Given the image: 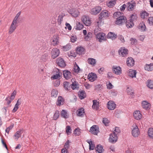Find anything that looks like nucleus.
Wrapping results in <instances>:
<instances>
[{
  "mask_svg": "<svg viewBox=\"0 0 153 153\" xmlns=\"http://www.w3.org/2000/svg\"><path fill=\"white\" fill-rule=\"evenodd\" d=\"M118 137L115 132H113L109 135V137L108 139L109 142L112 143H115L118 140Z\"/></svg>",
  "mask_w": 153,
  "mask_h": 153,
  "instance_id": "f257e3e1",
  "label": "nucleus"
},
{
  "mask_svg": "<svg viewBox=\"0 0 153 153\" xmlns=\"http://www.w3.org/2000/svg\"><path fill=\"white\" fill-rule=\"evenodd\" d=\"M136 3L133 0L128 2L126 3L127 10L129 11L133 10L134 7L136 6Z\"/></svg>",
  "mask_w": 153,
  "mask_h": 153,
  "instance_id": "f03ea898",
  "label": "nucleus"
},
{
  "mask_svg": "<svg viewBox=\"0 0 153 153\" xmlns=\"http://www.w3.org/2000/svg\"><path fill=\"white\" fill-rule=\"evenodd\" d=\"M126 20V18L125 16H121L119 18H117L115 24L118 25H122L125 23Z\"/></svg>",
  "mask_w": 153,
  "mask_h": 153,
  "instance_id": "7ed1b4c3",
  "label": "nucleus"
},
{
  "mask_svg": "<svg viewBox=\"0 0 153 153\" xmlns=\"http://www.w3.org/2000/svg\"><path fill=\"white\" fill-rule=\"evenodd\" d=\"M51 53L52 58L55 59L59 56L60 53V51L58 49L55 48L52 50Z\"/></svg>",
  "mask_w": 153,
  "mask_h": 153,
  "instance_id": "20e7f679",
  "label": "nucleus"
},
{
  "mask_svg": "<svg viewBox=\"0 0 153 153\" xmlns=\"http://www.w3.org/2000/svg\"><path fill=\"white\" fill-rule=\"evenodd\" d=\"M54 72L56 73V74L54 75L51 78L53 79H56L58 78H60L62 75V73L58 69L56 68L54 70Z\"/></svg>",
  "mask_w": 153,
  "mask_h": 153,
  "instance_id": "39448f33",
  "label": "nucleus"
},
{
  "mask_svg": "<svg viewBox=\"0 0 153 153\" xmlns=\"http://www.w3.org/2000/svg\"><path fill=\"white\" fill-rule=\"evenodd\" d=\"M89 131L94 135H97L100 132L99 128L96 125H93L91 127Z\"/></svg>",
  "mask_w": 153,
  "mask_h": 153,
  "instance_id": "423d86ee",
  "label": "nucleus"
},
{
  "mask_svg": "<svg viewBox=\"0 0 153 153\" xmlns=\"http://www.w3.org/2000/svg\"><path fill=\"white\" fill-rule=\"evenodd\" d=\"M56 62L57 64L61 68H64L66 65L65 61L61 58H58L56 60Z\"/></svg>",
  "mask_w": 153,
  "mask_h": 153,
  "instance_id": "0eeeda50",
  "label": "nucleus"
},
{
  "mask_svg": "<svg viewBox=\"0 0 153 153\" xmlns=\"http://www.w3.org/2000/svg\"><path fill=\"white\" fill-rule=\"evenodd\" d=\"M82 21L83 23L87 26H89L91 25V21L88 16H84L82 18Z\"/></svg>",
  "mask_w": 153,
  "mask_h": 153,
  "instance_id": "6e6552de",
  "label": "nucleus"
},
{
  "mask_svg": "<svg viewBox=\"0 0 153 153\" xmlns=\"http://www.w3.org/2000/svg\"><path fill=\"white\" fill-rule=\"evenodd\" d=\"M102 9L101 7L98 6L92 8L91 10V13L93 15H96L100 13Z\"/></svg>",
  "mask_w": 153,
  "mask_h": 153,
  "instance_id": "1a4fd4ad",
  "label": "nucleus"
},
{
  "mask_svg": "<svg viewBox=\"0 0 153 153\" xmlns=\"http://www.w3.org/2000/svg\"><path fill=\"white\" fill-rule=\"evenodd\" d=\"M109 16L108 11L106 10L102 11L99 15V19H102V18H106Z\"/></svg>",
  "mask_w": 153,
  "mask_h": 153,
  "instance_id": "9d476101",
  "label": "nucleus"
},
{
  "mask_svg": "<svg viewBox=\"0 0 153 153\" xmlns=\"http://www.w3.org/2000/svg\"><path fill=\"white\" fill-rule=\"evenodd\" d=\"M132 134L134 137H137L140 134V131L137 126H136L132 130Z\"/></svg>",
  "mask_w": 153,
  "mask_h": 153,
  "instance_id": "9b49d317",
  "label": "nucleus"
},
{
  "mask_svg": "<svg viewBox=\"0 0 153 153\" xmlns=\"http://www.w3.org/2000/svg\"><path fill=\"white\" fill-rule=\"evenodd\" d=\"M107 105L108 109L111 110H114L116 107V104L115 103L111 100L108 102Z\"/></svg>",
  "mask_w": 153,
  "mask_h": 153,
  "instance_id": "f8f14e48",
  "label": "nucleus"
},
{
  "mask_svg": "<svg viewBox=\"0 0 153 153\" xmlns=\"http://www.w3.org/2000/svg\"><path fill=\"white\" fill-rule=\"evenodd\" d=\"M133 115L134 118L137 120H140L142 117V115L139 111H135L133 113Z\"/></svg>",
  "mask_w": 153,
  "mask_h": 153,
  "instance_id": "ddd939ff",
  "label": "nucleus"
},
{
  "mask_svg": "<svg viewBox=\"0 0 153 153\" xmlns=\"http://www.w3.org/2000/svg\"><path fill=\"white\" fill-rule=\"evenodd\" d=\"M63 75L64 78L66 79L71 78V74L69 71L67 70H65L63 71Z\"/></svg>",
  "mask_w": 153,
  "mask_h": 153,
  "instance_id": "4468645a",
  "label": "nucleus"
},
{
  "mask_svg": "<svg viewBox=\"0 0 153 153\" xmlns=\"http://www.w3.org/2000/svg\"><path fill=\"white\" fill-rule=\"evenodd\" d=\"M134 60L131 57L127 58L126 60L127 65L128 67L133 66L134 64Z\"/></svg>",
  "mask_w": 153,
  "mask_h": 153,
  "instance_id": "2eb2a0df",
  "label": "nucleus"
},
{
  "mask_svg": "<svg viewBox=\"0 0 153 153\" xmlns=\"http://www.w3.org/2000/svg\"><path fill=\"white\" fill-rule=\"evenodd\" d=\"M128 51L124 47L121 48L119 51V53L120 55L124 57L128 54Z\"/></svg>",
  "mask_w": 153,
  "mask_h": 153,
  "instance_id": "dca6fc26",
  "label": "nucleus"
},
{
  "mask_svg": "<svg viewBox=\"0 0 153 153\" xmlns=\"http://www.w3.org/2000/svg\"><path fill=\"white\" fill-rule=\"evenodd\" d=\"M96 36L100 42H101L102 40H104L105 39V34L103 33H98Z\"/></svg>",
  "mask_w": 153,
  "mask_h": 153,
  "instance_id": "f3484780",
  "label": "nucleus"
},
{
  "mask_svg": "<svg viewBox=\"0 0 153 153\" xmlns=\"http://www.w3.org/2000/svg\"><path fill=\"white\" fill-rule=\"evenodd\" d=\"M137 28L141 32H143L146 31V27L144 23L142 22L139 24Z\"/></svg>",
  "mask_w": 153,
  "mask_h": 153,
  "instance_id": "a211bd4d",
  "label": "nucleus"
},
{
  "mask_svg": "<svg viewBox=\"0 0 153 153\" xmlns=\"http://www.w3.org/2000/svg\"><path fill=\"white\" fill-rule=\"evenodd\" d=\"M142 106L143 108L146 110H149L151 108V104L145 101L142 102Z\"/></svg>",
  "mask_w": 153,
  "mask_h": 153,
  "instance_id": "6ab92c4d",
  "label": "nucleus"
},
{
  "mask_svg": "<svg viewBox=\"0 0 153 153\" xmlns=\"http://www.w3.org/2000/svg\"><path fill=\"white\" fill-rule=\"evenodd\" d=\"M64 102V99L61 96H59L56 103V105L60 106L63 105Z\"/></svg>",
  "mask_w": 153,
  "mask_h": 153,
  "instance_id": "aec40b11",
  "label": "nucleus"
},
{
  "mask_svg": "<svg viewBox=\"0 0 153 153\" xmlns=\"http://www.w3.org/2000/svg\"><path fill=\"white\" fill-rule=\"evenodd\" d=\"M17 23H16L14 22H13L10 25L9 31V32L10 34L12 33H13L16 29L17 26Z\"/></svg>",
  "mask_w": 153,
  "mask_h": 153,
  "instance_id": "412c9836",
  "label": "nucleus"
},
{
  "mask_svg": "<svg viewBox=\"0 0 153 153\" xmlns=\"http://www.w3.org/2000/svg\"><path fill=\"white\" fill-rule=\"evenodd\" d=\"M113 71V72L116 74L119 75L121 73V69L119 66H114Z\"/></svg>",
  "mask_w": 153,
  "mask_h": 153,
  "instance_id": "4be33fe9",
  "label": "nucleus"
},
{
  "mask_svg": "<svg viewBox=\"0 0 153 153\" xmlns=\"http://www.w3.org/2000/svg\"><path fill=\"white\" fill-rule=\"evenodd\" d=\"M88 76L89 80L91 82L94 81L97 78L96 74L94 73H91V74H89Z\"/></svg>",
  "mask_w": 153,
  "mask_h": 153,
  "instance_id": "5701e85b",
  "label": "nucleus"
},
{
  "mask_svg": "<svg viewBox=\"0 0 153 153\" xmlns=\"http://www.w3.org/2000/svg\"><path fill=\"white\" fill-rule=\"evenodd\" d=\"M108 39H110L112 40H114L117 37V35L112 32H109L107 36Z\"/></svg>",
  "mask_w": 153,
  "mask_h": 153,
  "instance_id": "b1692460",
  "label": "nucleus"
},
{
  "mask_svg": "<svg viewBox=\"0 0 153 153\" xmlns=\"http://www.w3.org/2000/svg\"><path fill=\"white\" fill-rule=\"evenodd\" d=\"M137 73L136 70L132 69H129L128 72L129 76L132 78L136 77Z\"/></svg>",
  "mask_w": 153,
  "mask_h": 153,
  "instance_id": "393cba45",
  "label": "nucleus"
},
{
  "mask_svg": "<svg viewBox=\"0 0 153 153\" xmlns=\"http://www.w3.org/2000/svg\"><path fill=\"white\" fill-rule=\"evenodd\" d=\"M78 95L79 99L81 100H82L86 97V93L84 91H79Z\"/></svg>",
  "mask_w": 153,
  "mask_h": 153,
  "instance_id": "a878e982",
  "label": "nucleus"
},
{
  "mask_svg": "<svg viewBox=\"0 0 153 153\" xmlns=\"http://www.w3.org/2000/svg\"><path fill=\"white\" fill-rule=\"evenodd\" d=\"M87 61L88 63L92 66H94L95 65L96 63V60L94 58H90L88 59Z\"/></svg>",
  "mask_w": 153,
  "mask_h": 153,
  "instance_id": "bb28decb",
  "label": "nucleus"
},
{
  "mask_svg": "<svg viewBox=\"0 0 153 153\" xmlns=\"http://www.w3.org/2000/svg\"><path fill=\"white\" fill-rule=\"evenodd\" d=\"M126 24L127 27L128 28L132 27L134 25V24L133 21L130 20L126 21Z\"/></svg>",
  "mask_w": 153,
  "mask_h": 153,
  "instance_id": "cd10ccee",
  "label": "nucleus"
},
{
  "mask_svg": "<svg viewBox=\"0 0 153 153\" xmlns=\"http://www.w3.org/2000/svg\"><path fill=\"white\" fill-rule=\"evenodd\" d=\"M71 88L73 89H77L79 88V85L76 81L72 82V84L70 85Z\"/></svg>",
  "mask_w": 153,
  "mask_h": 153,
  "instance_id": "c85d7f7f",
  "label": "nucleus"
},
{
  "mask_svg": "<svg viewBox=\"0 0 153 153\" xmlns=\"http://www.w3.org/2000/svg\"><path fill=\"white\" fill-rule=\"evenodd\" d=\"M48 54L46 53H44L41 56L40 60L42 62H45L48 58Z\"/></svg>",
  "mask_w": 153,
  "mask_h": 153,
  "instance_id": "c756f323",
  "label": "nucleus"
},
{
  "mask_svg": "<svg viewBox=\"0 0 153 153\" xmlns=\"http://www.w3.org/2000/svg\"><path fill=\"white\" fill-rule=\"evenodd\" d=\"M145 69L149 71H151L153 70V64L150 63V64H146L145 67Z\"/></svg>",
  "mask_w": 153,
  "mask_h": 153,
  "instance_id": "7c9ffc66",
  "label": "nucleus"
},
{
  "mask_svg": "<svg viewBox=\"0 0 153 153\" xmlns=\"http://www.w3.org/2000/svg\"><path fill=\"white\" fill-rule=\"evenodd\" d=\"M96 152L99 153H102L104 151V149L102 146L100 144L98 145L95 148Z\"/></svg>",
  "mask_w": 153,
  "mask_h": 153,
  "instance_id": "2f4dec72",
  "label": "nucleus"
},
{
  "mask_svg": "<svg viewBox=\"0 0 153 153\" xmlns=\"http://www.w3.org/2000/svg\"><path fill=\"white\" fill-rule=\"evenodd\" d=\"M77 114L78 116L82 117V116L84 115V114L85 113L84 108H81L77 110Z\"/></svg>",
  "mask_w": 153,
  "mask_h": 153,
  "instance_id": "473e14b6",
  "label": "nucleus"
},
{
  "mask_svg": "<svg viewBox=\"0 0 153 153\" xmlns=\"http://www.w3.org/2000/svg\"><path fill=\"white\" fill-rule=\"evenodd\" d=\"M61 116L65 119H67L68 117L67 115V112L66 110H62L61 112Z\"/></svg>",
  "mask_w": 153,
  "mask_h": 153,
  "instance_id": "72a5a7b5",
  "label": "nucleus"
},
{
  "mask_svg": "<svg viewBox=\"0 0 153 153\" xmlns=\"http://www.w3.org/2000/svg\"><path fill=\"white\" fill-rule=\"evenodd\" d=\"M84 48L81 47H77L76 51V53L79 55L82 54L84 51Z\"/></svg>",
  "mask_w": 153,
  "mask_h": 153,
  "instance_id": "f704fd0d",
  "label": "nucleus"
},
{
  "mask_svg": "<svg viewBox=\"0 0 153 153\" xmlns=\"http://www.w3.org/2000/svg\"><path fill=\"white\" fill-rule=\"evenodd\" d=\"M148 134L149 137L153 139V128H149L148 131Z\"/></svg>",
  "mask_w": 153,
  "mask_h": 153,
  "instance_id": "c9c22d12",
  "label": "nucleus"
},
{
  "mask_svg": "<svg viewBox=\"0 0 153 153\" xmlns=\"http://www.w3.org/2000/svg\"><path fill=\"white\" fill-rule=\"evenodd\" d=\"M147 85L148 87L150 89H153V80L148 79L147 81Z\"/></svg>",
  "mask_w": 153,
  "mask_h": 153,
  "instance_id": "e433bc0d",
  "label": "nucleus"
},
{
  "mask_svg": "<svg viewBox=\"0 0 153 153\" xmlns=\"http://www.w3.org/2000/svg\"><path fill=\"white\" fill-rule=\"evenodd\" d=\"M149 13L146 11H143L140 13L141 18L143 19H144L146 17L149 16Z\"/></svg>",
  "mask_w": 153,
  "mask_h": 153,
  "instance_id": "4c0bfd02",
  "label": "nucleus"
},
{
  "mask_svg": "<svg viewBox=\"0 0 153 153\" xmlns=\"http://www.w3.org/2000/svg\"><path fill=\"white\" fill-rule=\"evenodd\" d=\"M137 18V16L136 14H132L130 17V19L129 20L130 21H132L133 22L134 21L136 20Z\"/></svg>",
  "mask_w": 153,
  "mask_h": 153,
  "instance_id": "58836bf2",
  "label": "nucleus"
},
{
  "mask_svg": "<svg viewBox=\"0 0 153 153\" xmlns=\"http://www.w3.org/2000/svg\"><path fill=\"white\" fill-rule=\"evenodd\" d=\"M93 105H92V108L93 109H97L99 105L98 102H97V100H94L93 101Z\"/></svg>",
  "mask_w": 153,
  "mask_h": 153,
  "instance_id": "ea45409f",
  "label": "nucleus"
},
{
  "mask_svg": "<svg viewBox=\"0 0 153 153\" xmlns=\"http://www.w3.org/2000/svg\"><path fill=\"white\" fill-rule=\"evenodd\" d=\"M22 133V130L18 131L15 133V134L14 135V136L16 137L17 139H18L21 137Z\"/></svg>",
  "mask_w": 153,
  "mask_h": 153,
  "instance_id": "a19ab883",
  "label": "nucleus"
},
{
  "mask_svg": "<svg viewBox=\"0 0 153 153\" xmlns=\"http://www.w3.org/2000/svg\"><path fill=\"white\" fill-rule=\"evenodd\" d=\"M83 27V25L80 22H79L76 25L75 29L77 30H80Z\"/></svg>",
  "mask_w": 153,
  "mask_h": 153,
  "instance_id": "79ce46f5",
  "label": "nucleus"
},
{
  "mask_svg": "<svg viewBox=\"0 0 153 153\" xmlns=\"http://www.w3.org/2000/svg\"><path fill=\"white\" fill-rule=\"evenodd\" d=\"M63 86L65 90L66 91H68V88H69L70 83L67 82H65L63 83Z\"/></svg>",
  "mask_w": 153,
  "mask_h": 153,
  "instance_id": "37998d69",
  "label": "nucleus"
},
{
  "mask_svg": "<svg viewBox=\"0 0 153 153\" xmlns=\"http://www.w3.org/2000/svg\"><path fill=\"white\" fill-rule=\"evenodd\" d=\"M59 116V111L56 110L55 111V113L54 114V116L53 117V119L54 120H57Z\"/></svg>",
  "mask_w": 153,
  "mask_h": 153,
  "instance_id": "c03bdc74",
  "label": "nucleus"
},
{
  "mask_svg": "<svg viewBox=\"0 0 153 153\" xmlns=\"http://www.w3.org/2000/svg\"><path fill=\"white\" fill-rule=\"evenodd\" d=\"M58 91L56 90L53 89L51 91V96L54 97H56L58 95Z\"/></svg>",
  "mask_w": 153,
  "mask_h": 153,
  "instance_id": "a18cd8bd",
  "label": "nucleus"
},
{
  "mask_svg": "<svg viewBox=\"0 0 153 153\" xmlns=\"http://www.w3.org/2000/svg\"><path fill=\"white\" fill-rule=\"evenodd\" d=\"M113 16L116 19L121 16H124L123 15V13L118 12L114 13Z\"/></svg>",
  "mask_w": 153,
  "mask_h": 153,
  "instance_id": "49530a36",
  "label": "nucleus"
},
{
  "mask_svg": "<svg viewBox=\"0 0 153 153\" xmlns=\"http://www.w3.org/2000/svg\"><path fill=\"white\" fill-rule=\"evenodd\" d=\"M116 3L115 1H110L107 4L108 6L111 7L113 6H114Z\"/></svg>",
  "mask_w": 153,
  "mask_h": 153,
  "instance_id": "de8ad7c7",
  "label": "nucleus"
},
{
  "mask_svg": "<svg viewBox=\"0 0 153 153\" xmlns=\"http://www.w3.org/2000/svg\"><path fill=\"white\" fill-rule=\"evenodd\" d=\"M148 22L150 25H153V17H149L147 20Z\"/></svg>",
  "mask_w": 153,
  "mask_h": 153,
  "instance_id": "09e8293b",
  "label": "nucleus"
},
{
  "mask_svg": "<svg viewBox=\"0 0 153 153\" xmlns=\"http://www.w3.org/2000/svg\"><path fill=\"white\" fill-rule=\"evenodd\" d=\"M130 41H131V44L132 45H136L137 42V40L135 38H131Z\"/></svg>",
  "mask_w": 153,
  "mask_h": 153,
  "instance_id": "8fccbe9b",
  "label": "nucleus"
},
{
  "mask_svg": "<svg viewBox=\"0 0 153 153\" xmlns=\"http://www.w3.org/2000/svg\"><path fill=\"white\" fill-rule=\"evenodd\" d=\"M71 48V45L69 44H67L65 46L63 47V49L64 51H67Z\"/></svg>",
  "mask_w": 153,
  "mask_h": 153,
  "instance_id": "3c124183",
  "label": "nucleus"
},
{
  "mask_svg": "<svg viewBox=\"0 0 153 153\" xmlns=\"http://www.w3.org/2000/svg\"><path fill=\"white\" fill-rule=\"evenodd\" d=\"M102 19H100L98 18V20L95 22V25L98 27H100L101 26V24L102 22Z\"/></svg>",
  "mask_w": 153,
  "mask_h": 153,
  "instance_id": "603ef678",
  "label": "nucleus"
},
{
  "mask_svg": "<svg viewBox=\"0 0 153 153\" xmlns=\"http://www.w3.org/2000/svg\"><path fill=\"white\" fill-rule=\"evenodd\" d=\"M58 39L57 38V37L56 38H54L52 41V43L53 45H55L57 44L58 42Z\"/></svg>",
  "mask_w": 153,
  "mask_h": 153,
  "instance_id": "864d4df0",
  "label": "nucleus"
},
{
  "mask_svg": "<svg viewBox=\"0 0 153 153\" xmlns=\"http://www.w3.org/2000/svg\"><path fill=\"white\" fill-rule=\"evenodd\" d=\"M102 123L104 124L105 126H107L108 125L109 121L107 118H103Z\"/></svg>",
  "mask_w": 153,
  "mask_h": 153,
  "instance_id": "5fc2aeb1",
  "label": "nucleus"
},
{
  "mask_svg": "<svg viewBox=\"0 0 153 153\" xmlns=\"http://www.w3.org/2000/svg\"><path fill=\"white\" fill-rule=\"evenodd\" d=\"M13 127V125H11L8 127H7L5 129V132L7 133L8 134L9 133V132L10 130L12 129Z\"/></svg>",
  "mask_w": 153,
  "mask_h": 153,
  "instance_id": "6e6d98bb",
  "label": "nucleus"
},
{
  "mask_svg": "<svg viewBox=\"0 0 153 153\" xmlns=\"http://www.w3.org/2000/svg\"><path fill=\"white\" fill-rule=\"evenodd\" d=\"M80 70V68L79 66L77 65H74V71L76 73H78L79 72Z\"/></svg>",
  "mask_w": 153,
  "mask_h": 153,
  "instance_id": "4d7b16f0",
  "label": "nucleus"
},
{
  "mask_svg": "<svg viewBox=\"0 0 153 153\" xmlns=\"http://www.w3.org/2000/svg\"><path fill=\"white\" fill-rule=\"evenodd\" d=\"M16 94V91L14 90L11 94L10 99L12 100H13L15 97Z\"/></svg>",
  "mask_w": 153,
  "mask_h": 153,
  "instance_id": "13d9d810",
  "label": "nucleus"
},
{
  "mask_svg": "<svg viewBox=\"0 0 153 153\" xmlns=\"http://www.w3.org/2000/svg\"><path fill=\"white\" fill-rule=\"evenodd\" d=\"M71 128L70 126H66V133L68 135L69 133H71Z\"/></svg>",
  "mask_w": 153,
  "mask_h": 153,
  "instance_id": "bf43d9fd",
  "label": "nucleus"
},
{
  "mask_svg": "<svg viewBox=\"0 0 153 153\" xmlns=\"http://www.w3.org/2000/svg\"><path fill=\"white\" fill-rule=\"evenodd\" d=\"M60 84V81L59 79L56 80L54 82L53 85L54 86L56 87L58 86Z\"/></svg>",
  "mask_w": 153,
  "mask_h": 153,
  "instance_id": "052dcab7",
  "label": "nucleus"
},
{
  "mask_svg": "<svg viewBox=\"0 0 153 153\" xmlns=\"http://www.w3.org/2000/svg\"><path fill=\"white\" fill-rule=\"evenodd\" d=\"M21 14L20 12H18L17 14L16 15V16L15 17L14 19L13 22H15L17 23V21L18 19V18L20 15Z\"/></svg>",
  "mask_w": 153,
  "mask_h": 153,
  "instance_id": "680f3d73",
  "label": "nucleus"
},
{
  "mask_svg": "<svg viewBox=\"0 0 153 153\" xmlns=\"http://www.w3.org/2000/svg\"><path fill=\"white\" fill-rule=\"evenodd\" d=\"M91 143H90L89 145V149L90 150H93L95 147L94 144L92 143V142H90Z\"/></svg>",
  "mask_w": 153,
  "mask_h": 153,
  "instance_id": "e2e57ef3",
  "label": "nucleus"
},
{
  "mask_svg": "<svg viewBox=\"0 0 153 153\" xmlns=\"http://www.w3.org/2000/svg\"><path fill=\"white\" fill-rule=\"evenodd\" d=\"M71 14L72 16L75 17H77L79 14L77 11L76 10H75L74 12H73L72 13H71Z\"/></svg>",
  "mask_w": 153,
  "mask_h": 153,
  "instance_id": "0e129e2a",
  "label": "nucleus"
},
{
  "mask_svg": "<svg viewBox=\"0 0 153 153\" xmlns=\"http://www.w3.org/2000/svg\"><path fill=\"white\" fill-rule=\"evenodd\" d=\"M69 142L68 140L65 143L64 145V148L66 149H68L69 148L70 145H69Z\"/></svg>",
  "mask_w": 153,
  "mask_h": 153,
  "instance_id": "69168bd1",
  "label": "nucleus"
},
{
  "mask_svg": "<svg viewBox=\"0 0 153 153\" xmlns=\"http://www.w3.org/2000/svg\"><path fill=\"white\" fill-rule=\"evenodd\" d=\"M127 7L126 4H124L120 7V10L121 12L124 11L126 7Z\"/></svg>",
  "mask_w": 153,
  "mask_h": 153,
  "instance_id": "338daca9",
  "label": "nucleus"
},
{
  "mask_svg": "<svg viewBox=\"0 0 153 153\" xmlns=\"http://www.w3.org/2000/svg\"><path fill=\"white\" fill-rule=\"evenodd\" d=\"M117 91L113 89L111 91V94L112 96H116L117 95Z\"/></svg>",
  "mask_w": 153,
  "mask_h": 153,
  "instance_id": "774afa93",
  "label": "nucleus"
}]
</instances>
